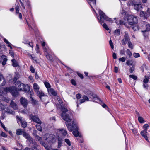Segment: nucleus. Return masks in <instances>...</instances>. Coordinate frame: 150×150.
<instances>
[{
    "mask_svg": "<svg viewBox=\"0 0 150 150\" xmlns=\"http://www.w3.org/2000/svg\"><path fill=\"white\" fill-rule=\"evenodd\" d=\"M127 22H125L122 20H119L116 23L117 25H124L127 28H129V27L128 25H132L137 23V19L136 17L133 15H130L127 18Z\"/></svg>",
    "mask_w": 150,
    "mask_h": 150,
    "instance_id": "f257e3e1",
    "label": "nucleus"
},
{
    "mask_svg": "<svg viewBox=\"0 0 150 150\" xmlns=\"http://www.w3.org/2000/svg\"><path fill=\"white\" fill-rule=\"evenodd\" d=\"M61 110L62 112V113L61 114L62 117L65 121L68 122H70L72 116L71 111H69L67 109L64 107L62 108Z\"/></svg>",
    "mask_w": 150,
    "mask_h": 150,
    "instance_id": "f03ea898",
    "label": "nucleus"
},
{
    "mask_svg": "<svg viewBox=\"0 0 150 150\" xmlns=\"http://www.w3.org/2000/svg\"><path fill=\"white\" fill-rule=\"evenodd\" d=\"M99 14L100 16V19H99V22L102 24L104 22V21H108L112 23L113 21L112 19L108 17L105 13L101 10H99Z\"/></svg>",
    "mask_w": 150,
    "mask_h": 150,
    "instance_id": "7ed1b4c3",
    "label": "nucleus"
},
{
    "mask_svg": "<svg viewBox=\"0 0 150 150\" xmlns=\"http://www.w3.org/2000/svg\"><path fill=\"white\" fill-rule=\"evenodd\" d=\"M33 87L34 91L36 93L37 95L41 100H42V97L46 96L44 93L41 91L39 90L40 88L37 84L34 83L33 84Z\"/></svg>",
    "mask_w": 150,
    "mask_h": 150,
    "instance_id": "20e7f679",
    "label": "nucleus"
},
{
    "mask_svg": "<svg viewBox=\"0 0 150 150\" xmlns=\"http://www.w3.org/2000/svg\"><path fill=\"white\" fill-rule=\"evenodd\" d=\"M5 90L6 92H10L14 97L17 96L19 94L18 91L14 87H10L6 88L5 89Z\"/></svg>",
    "mask_w": 150,
    "mask_h": 150,
    "instance_id": "39448f33",
    "label": "nucleus"
},
{
    "mask_svg": "<svg viewBox=\"0 0 150 150\" xmlns=\"http://www.w3.org/2000/svg\"><path fill=\"white\" fill-rule=\"evenodd\" d=\"M70 122H71L72 124V125L70 123H68L67 125H66L68 130L71 132L73 130H74L75 129L77 128V125L76 122H74V120H73L71 118V120Z\"/></svg>",
    "mask_w": 150,
    "mask_h": 150,
    "instance_id": "423d86ee",
    "label": "nucleus"
},
{
    "mask_svg": "<svg viewBox=\"0 0 150 150\" xmlns=\"http://www.w3.org/2000/svg\"><path fill=\"white\" fill-rule=\"evenodd\" d=\"M130 40V39L128 35V33L125 31V35L124 36V38L122 41V43L123 45H125L127 42Z\"/></svg>",
    "mask_w": 150,
    "mask_h": 150,
    "instance_id": "0eeeda50",
    "label": "nucleus"
},
{
    "mask_svg": "<svg viewBox=\"0 0 150 150\" xmlns=\"http://www.w3.org/2000/svg\"><path fill=\"white\" fill-rule=\"evenodd\" d=\"M30 119L33 122L39 124H42L41 121L37 116L31 114L30 115Z\"/></svg>",
    "mask_w": 150,
    "mask_h": 150,
    "instance_id": "6e6552de",
    "label": "nucleus"
},
{
    "mask_svg": "<svg viewBox=\"0 0 150 150\" xmlns=\"http://www.w3.org/2000/svg\"><path fill=\"white\" fill-rule=\"evenodd\" d=\"M16 117L18 120L17 121V122H18L19 121H20L22 127L23 128H25L27 126V122L25 120L22 119V117L17 116Z\"/></svg>",
    "mask_w": 150,
    "mask_h": 150,
    "instance_id": "1a4fd4ad",
    "label": "nucleus"
},
{
    "mask_svg": "<svg viewBox=\"0 0 150 150\" xmlns=\"http://www.w3.org/2000/svg\"><path fill=\"white\" fill-rule=\"evenodd\" d=\"M20 102L21 104L24 107H27L28 102L26 99L23 97H21L20 99Z\"/></svg>",
    "mask_w": 150,
    "mask_h": 150,
    "instance_id": "9d476101",
    "label": "nucleus"
},
{
    "mask_svg": "<svg viewBox=\"0 0 150 150\" xmlns=\"http://www.w3.org/2000/svg\"><path fill=\"white\" fill-rule=\"evenodd\" d=\"M88 96L91 99H95L98 101H99L100 102H102V101L100 99L97 97L95 95H94L92 92H91V93L88 94Z\"/></svg>",
    "mask_w": 150,
    "mask_h": 150,
    "instance_id": "9b49d317",
    "label": "nucleus"
},
{
    "mask_svg": "<svg viewBox=\"0 0 150 150\" xmlns=\"http://www.w3.org/2000/svg\"><path fill=\"white\" fill-rule=\"evenodd\" d=\"M46 138L45 139L47 140L49 142H52L54 140V136L52 134H48L45 135Z\"/></svg>",
    "mask_w": 150,
    "mask_h": 150,
    "instance_id": "f8f14e48",
    "label": "nucleus"
},
{
    "mask_svg": "<svg viewBox=\"0 0 150 150\" xmlns=\"http://www.w3.org/2000/svg\"><path fill=\"white\" fill-rule=\"evenodd\" d=\"M6 84V80L1 74H0V86H4Z\"/></svg>",
    "mask_w": 150,
    "mask_h": 150,
    "instance_id": "ddd939ff",
    "label": "nucleus"
},
{
    "mask_svg": "<svg viewBox=\"0 0 150 150\" xmlns=\"http://www.w3.org/2000/svg\"><path fill=\"white\" fill-rule=\"evenodd\" d=\"M48 91L49 94H52L53 96H56L57 95V92L52 88H50L48 89Z\"/></svg>",
    "mask_w": 150,
    "mask_h": 150,
    "instance_id": "4468645a",
    "label": "nucleus"
},
{
    "mask_svg": "<svg viewBox=\"0 0 150 150\" xmlns=\"http://www.w3.org/2000/svg\"><path fill=\"white\" fill-rule=\"evenodd\" d=\"M78 128H77L76 129H75L73 132V135L76 137H81V135L79 133L78 131Z\"/></svg>",
    "mask_w": 150,
    "mask_h": 150,
    "instance_id": "2eb2a0df",
    "label": "nucleus"
},
{
    "mask_svg": "<svg viewBox=\"0 0 150 150\" xmlns=\"http://www.w3.org/2000/svg\"><path fill=\"white\" fill-rule=\"evenodd\" d=\"M16 84L18 86V89L19 91H22L24 85L20 82H17Z\"/></svg>",
    "mask_w": 150,
    "mask_h": 150,
    "instance_id": "dca6fc26",
    "label": "nucleus"
},
{
    "mask_svg": "<svg viewBox=\"0 0 150 150\" xmlns=\"http://www.w3.org/2000/svg\"><path fill=\"white\" fill-rule=\"evenodd\" d=\"M91 7L93 8V6H95L96 5V0H87Z\"/></svg>",
    "mask_w": 150,
    "mask_h": 150,
    "instance_id": "f3484780",
    "label": "nucleus"
},
{
    "mask_svg": "<svg viewBox=\"0 0 150 150\" xmlns=\"http://www.w3.org/2000/svg\"><path fill=\"white\" fill-rule=\"evenodd\" d=\"M134 9L137 11L141 10L142 8V6L141 4H134Z\"/></svg>",
    "mask_w": 150,
    "mask_h": 150,
    "instance_id": "a211bd4d",
    "label": "nucleus"
},
{
    "mask_svg": "<svg viewBox=\"0 0 150 150\" xmlns=\"http://www.w3.org/2000/svg\"><path fill=\"white\" fill-rule=\"evenodd\" d=\"M147 132H146L145 131H143V130L142 131H141V135L144 137L145 138V139L146 140L148 141V138L147 136Z\"/></svg>",
    "mask_w": 150,
    "mask_h": 150,
    "instance_id": "6ab92c4d",
    "label": "nucleus"
},
{
    "mask_svg": "<svg viewBox=\"0 0 150 150\" xmlns=\"http://www.w3.org/2000/svg\"><path fill=\"white\" fill-rule=\"evenodd\" d=\"M82 98H81L80 100V104L86 101H88L89 100L88 97L85 95L83 96Z\"/></svg>",
    "mask_w": 150,
    "mask_h": 150,
    "instance_id": "aec40b11",
    "label": "nucleus"
},
{
    "mask_svg": "<svg viewBox=\"0 0 150 150\" xmlns=\"http://www.w3.org/2000/svg\"><path fill=\"white\" fill-rule=\"evenodd\" d=\"M10 105L14 109H16L17 108V105L13 101H11Z\"/></svg>",
    "mask_w": 150,
    "mask_h": 150,
    "instance_id": "412c9836",
    "label": "nucleus"
},
{
    "mask_svg": "<svg viewBox=\"0 0 150 150\" xmlns=\"http://www.w3.org/2000/svg\"><path fill=\"white\" fill-rule=\"evenodd\" d=\"M30 90L29 86L28 85H24L23 91L28 92Z\"/></svg>",
    "mask_w": 150,
    "mask_h": 150,
    "instance_id": "4be33fe9",
    "label": "nucleus"
},
{
    "mask_svg": "<svg viewBox=\"0 0 150 150\" xmlns=\"http://www.w3.org/2000/svg\"><path fill=\"white\" fill-rule=\"evenodd\" d=\"M33 144L32 147L34 149H39V146L37 144V143L35 141H34L32 143Z\"/></svg>",
    "mask_w": 150,
    "mask_h": 150,
    "instance_id": "5701e85b",
    "label": "nucleus"
},
{
    "mask_svg": "<svg viewBox=\"0 0 150 150\" xmlns=\"http://www.w3.org/2000/svg\"><path fill=\"white\" fill-rule=\"evenodd\" d=\"M24 129L22 131L21 129H18L16 130V133L18 135H21L23 134V132H24Z\"/></svg>",
    "mask_w": 150,
    "mask_h": 150,
    "instance_id": "b1692460",
    "label": "nucleus"
},
{
    "mask_svg": "<svg viewBox=\"0 0 150 150\" xmlns=\"http://www.w3.org/2000/svg\"><path fill=\"white\" fill-rule=\"evenodd\" d=\"M18 78V75L16 74V76H14V77L12 79H11L10 81L12 82L13 83H16Z\"/></svg>",
    "mask_w": 150,
    "mask_h": 150,
    "instance_id": "393cba45",
    "label": "nucleus"
},
{
    "mask_svg": "<svg viewBox=\"0 0 150 150\" xmlns=\"http://www.w3.org/2000/svg\"><path fill=\"white\" fill-rule=\"evenodd\" d=\"M59 131L61 132V133L63 136H66L67 134V131L64 129H59Z\"/></svg>",
    "mask_w": 150,
    "mask_h": 150,
    "instance_id": "a878e982",
    "label": "nucleus"
},
{
    "mask_svg": "<svg viewBox=\"0 0 150 150\" xmlns=\"http://www.w3.org/2000/svg\"><path fill=\"white\" fill-rule=\"evenodd\" d=\"M44 51L45 52H47V54L46 55V58L48 59H51V57L49 54L47 53V49L45 47H44L43 48Z\"/></svg>",
    "mask_w": 150,
    "mask_h": 150,
    "instance_id": "bb28decb",
    "label": "nucleus"
},
{
    "mask_svg": "<svg viewBox=\"0 0 150 150\" xmlns=\"http://www.w3.org/2000/svg\"><path fill=\"white\" fill-rule=\"evenodd\" d=\"M23 136L26 139H27L30 136L29 134L26 133L25 132H23Z\"/></svg>",
    "mask_w": 150,
    "mask_h": 150,
    "instance_id": "cd10ccee",
    "label": "nucleus"
},
{
    "mask_svg": "<svg viewBox=\"0 0 150 150\" xmlns=\"http://www.w3.org/2000/svg\"><path fill=\"white\" fill-rule=\"evenodd\" d=\"M150 78V77L149 76L148 77H147L146 76H145V78L143 81L144 83H147L149 81V79Z\"/></svg>",
    "mask_w": 150,
    "mask_h": 150,
    "instance_id": "c85d7f7f",
    "label": "nucleus"
},
{
    "mask_svg": "<svg viewBox=\"0 0 150 150\" xmlns=\"http://www.w3.org/2000/svg\"><path fill=\"white\" fill-rule=\"evenodd\" d=\"M12 62L13 66L14 67H16L18 66V63L16 61L15 59H13L11 60Z\"/></svg>",
    "mask_w": 150,
    "mask_h": 150,
    "instance_id": "c756f323",
    "label": "nucleus"
},
{
    "mask_svg": "<svg viewBox=\"0 0 150 150\" xmlns=\"http://www.w3.org/2000/svg\"><path fill=\"white\" fill-rule=\"evenodd\" d=\"M44 83L45 86L46 88H47V89L51 88V85L48 82H45Z\"/></svg>",
    "mask_w": 150,
    "mask_h": 150,
    "instance_id": "7c9ffc66",
    "label": "nucleus"
},
{
    "mask_svg": "<svg viewBox=\"0 0 150 150\" xmlns=\"http://www.w3.org/2000/svg\"><path fill=\"white\" fill-rule=\"evenodd\" d=\"M138 120L139 122L141 123L144 122V119L142 117L139 116L138 118Z\"/></svg>",
    "mask_w": 150,
    "mask_h": 150,
    "instance_id": "2f4dec72",
    "label": "nucleus"
},
{
    "mask_svg": "<svg viewBox=\"0 0 150 150\" xmlns=\"http://www.w3.org/2000/svg\"><path fill=\"white\" fill-rule=\"evenodd\" d=\"M35 126L37 129L39 131L41 132L42 131V128L41 126L39 125H36Z\"/></svg>",
    "mask_w": 150,
    "mask_h": 150,
    "instance_id": "473e14b6",
    "label": "nucleus"
},
{
    "mask_svg": "<svg viewBox=\"0 0 150 150\" xmlns=\"http://www.w3.org/2000/svg\"><path fill=\"white\" fill-rule=\"evenodd\" d=\"M15 10L16 13H19V6L18 3L17 5L16 6Z\"/></svg>",
    "mask_w": 150,
    "mask_h": 150,
    "instance_id": "72a5a7b5",
    "label": "nucleus"
},
{
    "mask_svg": "<svg viewBox=\"0 0 150 150\" xmlns=\"http://www.w3.org/2000/svg\"><path fill=\"white\" fill-rule=\"evenodd\" d=\"M120 31L119 29L116 30L114 32L115 34L116 35L118 36L120 35Z\"/></svg>",
    "mask_w": 150,
    "mask_h": 150,
    "instance_id": "f704fd0d",
    "label": "nucleus"
},
{
    "mask_svg": "<svg viewBox=\"0 0 150 150\" xmlns=\"http://www.w3.org/2000/svg\"><path fill=\"white\" fill-rule=\"evenodd\" d=\"M126 52L127 53V54L128 55L129 57H130L132 56V53H131V52H130V50H129V49H127L126 51Z\"/></svg>",
    "mask_w": 150,
    "mask_h": 150,
    "instance_id": "c9c22d12",
    "label": "nucleus"
},
{
    "mask_svg": "<svg viewBox=\"0 0 150 150\" xmlns=\"http://www.w3.org/2000/svg\"><path fill=\"white\" fill-rule=\"evenodd\" d=\"M35 138L36 141L39 142L42 140V137L38 135H36V136L35 137Z\"/></svg>",
    "mask_w": 150,
    "mask_h": 150,
    "instance_id": "e433bc0d",
    "label": "nucleus"
},
{
    "mask_svg": "<svg viewBox=\"0 0 150 150\" xmlns=\"http://www.w3.org/2000/svg\"><path fill=\"white\" fill-rule=\"evenodd\" d=\"M65 142L68 144L69 146H70L71 145V143L70 141L67 139H65Z\"/></svg>",
    "mask_w": 150,
    "mask_h": 150,
    "instance_id": "4c0bfd02",
    "label": "nucleus"
},
{
    "mask_svg": "<svg viewBox=\"0 0 150 150\" xmlns=\"http://www.w3.org/2000/svg\"><path fill=\"white\" fill-rule=\"evenodd\" d=\"M27 139L31 144H32V143H33L34 141L33 139L30 136Z\"/></svg>",
    "mask_w": 150,
    "mask_h": 150,
    "instance_id": "58836bf2",
    "label": "nucleus"
},
{
    "mask_svg": "<svg viewBox=\"0 0 150 150\" xmlns=\"http://www.w3.org/2000/svg\"><path fill=\"white\" fill-rule=\"evenodd\" d=\"M5 112L9 114H11L12 115H14L15 114V112L14 111L10 110H7Z\"/></svg>",
    "mask_w": 150,
    "mask_h": 150,
    "instance_id": "ea45409f",
    "label": "nucleus"
},
{
    "mask_svg": "<svg viewBox=\"0 0 150 150\" xmlns=\"http://www.w3.org/2000/svg\"><path fill=\"white\" fill-rule=\"evenodd\" d=\"M127 42L128 43V46L129 47L132 49L133 48V46L131 42L129 41Z\"/></svg>",
    "mask_w": 150,
    "mask_h": 150,
    "instance_id": "a19ab883",
    "label": "nucleus"
},
{
    "mask_svg": "<svg viewBox=\"0 0 150 150\" xmlns=\"http://www.w3.org/2000/svg\"><path fill=\"white\" fill-rule=\"evenodd\" d=\"M133 62L132 60H128L126 63V64L128 65H132Z\"/></svg>",
    "mask_w": 150,
    "mask_h": 150,
    "instance_id": "79ce46f5",
    "label": "nucleus"
},
{
    "mask_svg": "<svg viewBox=\"0 0 150 150\" xmlns=\"http://www.w3.org/2000/svg\"><path fill=\"white\" fill-rule=\"evenodd\" d=\"M102 26L103 27L107 30L108 31L109 30V28H108L106 24L104 23L102 25Z\"/></svg>",
    "mask_w": 150,
    "mask_h": 150,
    "instance_id": "37998d69",
    "label": "nucleus"
},
{
    "mask_svg": "<svg viewBox=\"0 0 150 150\" xmlns=\"http://www.w3.org/2000/svg\"><path fill=\"white\" fill-rule=\"evenodd\" d=\"M133 56L136 58H138L140 57V54L139 53H134L133 54Z\"/></svg>",
    "mask_w": 150,
    "mask_h": 150,
    "instance_id": "c03bdc74",
    "label": "nucleus"
},
{
    "mask_svg": "<svg viewBox=\"0 0 150 150\" xmlns=\"http://www.w3.org/2000/svg\"><path fill=\"white\" fill-rule=\"evenodd\" d=\"M4 105L2 103L0 102V111H1L4 109Z\"/></svg>",
    "mask_w": 150,
    "mask_h": 150,
    "instance_id": "a18cd8bd",
    "label": "nucleus"
},
{
    "mask_svg": "<svg viewBox=\"0 0 150 150\" xmlns=\"http://www.w3.org/2000/svg\"><path fill=\"white\" fill-rule=\"evenodd\" d=\"M129 76L130 78H132L134 80H136L137 79V76L134 75H130Z\"/></svg>",
    "mask_w": 150,
    "mask_h": 150,
    "instance_id": "49530a36",
    "label": "nucleus"
},
{
    "mask_svg": "<svg viewBox=\"0 0 150 150\" xmlns=\"http://www.w3.org/2000/svg\"><path fill=\"white\" fill-rule=\"evenodd\" d=\"M119 60L120 61L124 62L125 61L126 58L125 57H123L122 58H119Z\"/></svg>",
    "mask_w": 150,
    "mask_h": 150,
    "instance_id": "de8ad7c7",
    "label": "nucleus"
},
{
    "mask_svg": "<svg viewBox=\"0 0 150 150\" xmlns=\"http://www.w3.org/2000/svg\"><path fill=\"white\" fill-rule=\"evenodd\" d=\"M143 87L144 88L148 89V85L147 83H144L143 84Z\"/></svg>",
    "mask_w": 150,
    "mask_h": 150,
    "instance_id": "09e8293b",
    "label": "nucleus"
},
{
    "mask_svg": "<svg viewBox=\"0 0 150 150\" xmlns=\"http://www.w3.org/2000/svg\"><path fill=\"white\" fill-rule=\"evenodd\" d=\"M1 58L3 59V61L6 62L7 61V59L6 57V56L5 55H2L1 57Z\"/></svg>",
    "mask_w": 150,
    "mask_h": 150,
    "instance_id": "8fccbe9b",
    "label": "nucleus"
},
{
    "mask_svg": "<svg viewBox=\"0 0 150 150\" xmlns=\"http://www.w3.org/2000/svg\"><path fill=\"white\" fill-rule=\"evenodd\" d=\"M132 29L134 31L137 30H138V26L137 25L133 26L132 27Z\"/></svg>",
    "mask_w": 150,
    "mask_h": 150,
    "instance_id": "3c124183",
    "label": "nucleus"
},
{
    "mask_svg": "<svg viewBox=\"0 0 150 150\" xmlns=\"http://www.w3.org/2000/svg\"><path fill=\"white\" fill-rule=\"evenodd\" d=\"M62 143V141L61 140H58V148H59L61 146Z\"/></svg>",
    "mask_w": 150,
    "mask_h": 150,
    "instance_id": "603ef678",
    "label": "nucleus"
},
{
    "mask_svg": "<svg viewBox=\"0 0 150 150\" xmlns=\"http://www.w3.org/2000/svg\"><path fill=\"white\" fill-rule=\"evenodd\" d=\"M150 30V25L147 24L146 25V31H149Z\"/></svg>",
    "mask_w": 150,
    "mask_h": 150,
    "instance_id": "864d4df0",
    "label": "nucleus"
},
{
    "mask_svg": "<svg viewBox=\"0 0 150 150\" xmlns=\"http://www.w3.org/2000/svg\"><path fill=\"white\" fill-rule=\"evenodd\" d=\"M30 69L32 73H34V72L35 69L32 66H31L30 67Z\"/></svg>",
    "mask_w": 150,
    "mask_h": 150,
    "instance_id": "5fc2aeb1",
    "label": "nucleus"
},
{
    "mask_svg": "<svg viewBox=\"0 0 150 150\" xmlns=\"http://www.w3.org/2000/svg\"><path fill=\"white\" fill-rule=\"evenodd\" d=\"M31 100L34 104L36 105L37 103V101L34 100L32 97H31Z\"/></svg>",
    "mask_w": 150,
    "mask_h": 150,
    "instance_id": "6e6d98bb",
    "label": "nucleus"
},
{
    "mask_svg": "<svg viewBox=\"0 0 150 150\" xmlns=\"http://www.w3.org/2000/svg\"><path fill=\"white\" fill-rule=\"evenodd\" d=\"M39 142H40V144H42L43 146H44L45 148L46 149H47L48 148H49L45 147V144L44 142L42 140H41V141H40Z\"/></svg>",
    "mask_w": 150,
    "mask_h": 150,
    "instance_id": "4d7b16f0",
    "label": "nucleus"
},
{
    "mask_svg": "<svg viewBox=\"0 0 150 150\" xmlns=\"http://www.w3.org/2000/svg\"><path fill=\"white\" fill-rule=\"evenodd\" d=\"M71 83L74 86H75L76 84V83L75 80L74 79H72L71 81Z\"/></svg>",
    "mask_w": 150,
    "mask_h": 150,
    "instance_id": "13d9d810",
    "label": "nucleus"
},
{
    "mask_svg": "<svg viewBox=\"0 0 150 150\" xmlns=\"http://www.w3.org/2000/svg\"><path fill=\"white\" fill-rule=\"evenodd\" d=\"M37 131L36 130H34L33 132V135L35 137L36 135H37Z\"/></svg>",
    "mask_w": 150,
    "mask_h": 150,
    "instance_id": "bf43d9fd",
    "label": "nucleus"
},
{
    "mask_svg": "<svg viewBox=\"0 0 150 150\" xmlns=\"http://www.w3.org/2000/svg\"><path fill=\"white\" fill-rule=\"evenodd\" d=\"M36 52L37 53H39L40 52V51L39 50V47L38 45H36Z\"/></svg>",
    "mask_w": 150,
    "mask_h": 150,
    "instance_id": "052dcab7",
    "label": "nucleus"
},
{
    "mask_svg": "<svg viewBox=\"0 0 150 150\" xmlns=\"http://www.w3.org/2000/svg\"><path fill=\"white\" fill-rule=\"evenodd\" d=\"M140 16L141 17H143L144 16H146V14L143 11H141L140 13Z\"/></svg>",
    "mask_w": 150,
    "mask_h": 150,
    "instance_id": "680f3d73",
    "label": "nucleus"
},
{
    "mask_svg": "<svg viewBox=\"0 0 150 150\" xmlns=\"http://www.w3.org/2000/svg\"><path fill=\"white\" fill-rule=\"evenodd\" d=\"M1 136L4 137H6L7 136V135H6L4 132H2L1 133Z\"/></svg>",
    "mask_w": 150,
    "mask_h": 150,
    "instance_id": "e2e57ef3",
    "label": "nucleus"
},
{
    "mask_svg": "<svg viewBox=\"0 0 150 150\" xmlns=\"http://www.w3.org/2000/svg\"><path fill=\"white\" fill-rule=\"evenodd\" d=\"M109 44H110V45L112 49H113L114 46L111 40H110Z\"/></svg>",
    "mask_w": 150,
    "mask_h": 150,
    "instance_id": "0e129e2a",
    "label": "nucleus"
},
{
    "mask_svg": "<svg viewBox=\"0 0 150 150\" xmlns=\"http://www.w3.org/2000/svg\"><path fill=\"white\" fill-rule=\"evenodd\" d=\"M9 54L13 57H14V52H13L11 50L10 51Z\"/></svg>",
    "mask_w": 150,
    "mask_h": 150,
    "instance_id": "69168bd1",
    "label": "nucleus"
},
{
    "mask_svg": "<svg viewBox=\"0 0 150 150\" xmlns=\"http://www.w3.org/2000/svg\"><path fill=\"white\" fill-rule=\"evenodd\" d=\"M19 2L21 4V6L23 8V9H25V5H24L23 3L21 1H20Z\"/></svg>",
    "mask_w": 150,
    "mask_h": 150,
    "instance_id": "338daca9",
    "label": "nucleus"
},
{
    "mask_svg": "<svg viewBox=\"0 0 150 150\" xmlns=\"http://www.w3.org/2000/svg\"><path fill=\"white\" fill-rule=\"evenodd\" d=\"M134 69V67L132 66V67H131L129 69V71L131 73H132Z\"/></svg>",
    "mask_w": 150,
    "mask_h": 150,
    "instance_id": "774afa93",
    "label": "nucleus"
}]
</instances>
